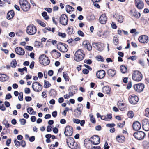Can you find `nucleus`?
Returning a JSON list of instances; mask_svg holds the SVG:
<instances>
[{
    "label": "nucleus",
    "mask_w": 149,
    "mask_h": 149,
    "mask_svg": "<svg viewBox=\"0 0 149 149\" xmlns=\"http://www.w3.org/2000/svg\"><path fill=\"white\" fill-rule=\"evenodd\" d=\"M84 56V51L81 49H79L75 53L74 58L75 61H80L83 59Z\"/></svg>",
    "instance_id": "nucleus-1"
},
{
    "label": "nucleus",
    "mask_w": 149,
    "mask_h": 149,
    "mask_svg": "<svg viewBox=\"0 0 149 149\" xmlns=\"http://www.w3.org/2000/svg\"><path fill=\"white\" fill-rule=\"evenodd\" d=\"M19 3L21 8L24 12L28 11L30 8V5L26 0H19Z\"/></svg>",
    "instance_id": "nucleus-2"
},
{
    "label": "nucleus",
    "mask_w": 149,
    "mask_h": 149,
    "mask_svg": "<svg viewBox=\"0 0 149 149\" xmlns=\"http://www.w3.org/2000/svg\"><path fill=\"white\" fill-rule=\"evenodd\" d=\"M66 142L68 147L71 149H75L77 148V143L75 142L73 138H68L66 139Z\"/></svg>",
    "instance_id": "nucleus-3"
},
{
    "label": "nucleus",
    "mask_w": 149,
    "mask_h": 149,
    "mask_svg": "<svg viewBox=\"0 0 149 149\" xmlns=\"http://www.w3.org/2000/svg\"><path fill=\"white\" fill-rule=\"evenodd\" d=\"M40 63L44 65H49L50 63L49 58L45 54L41 55L39 58Z\"/></svg>",
    "instance_id": "nucleus-4"
},
{
    "label": "nucleus",
    "mask_w": 149,
    "mask_h": 149,
    "mask_svg": "<svg viewBox=\"0 0 149 149\" xmlns=\"http://www.w3.org/2000/svg\"><path fill=\"white\" fill-rule=\"evenodd\" d=\"M132 79L136 81H141L142 78L141 73L138 70H134L132 75Z\"/></svg>",
    "instance_id": "nucleus-5"
},
{
    "label": "nucleus",
    "mask_w": 149,
    "mask_h": 149,
    "mask_svg": "<svg viewBox=\"0 0 149 149\" xmlns=\"http://www.w3.org/2000/svg\"><path fill=\"white\" fill-rule=\"evenodd\" d=\"M36 28L33 25H29L26 28V33L29 35H34L36 33Z\"/></svg>",
    "instance_id": "nucleus-6"
},
{
    "label": "nucleus",
    "mask_w": 149,
    "mask_h": 149,
    "mask_svg": "<svg viewBox=\"0 0 149 149\" xmlns=\"http://www.w3.org/2000/svg\"><path fill=\"white\" fill-rule=\"evenodd\" d=\"M32 88L33 90L36 92L40 91L42 89V86L37 82H35L33 83Z\"/></svg>",
    "instance_id": "nucleus-7"
},
{
    "label": "nucleus",
    "mask_w": 149,
    "mask_h": 149,
    "mask_svg": "<svg viewBox=\"0 0 149 149\" xmlns=\"http://www.w3.org/2000/svg\"><path fill=\"white\" fill-rule=\"evenodd\" d=\"M145 135V133L141 131L135 132L133 134L134 137L136 139L139 140H142L144 139Z\"/></svg>",
    "instance_id": "nucleus-8"
},
{
    "label": "nucleus",
    "mask_w": 149,
    "mask_h": 149,
    "mask_svg": "<svg viewBox=\"0 0 149 149\" xmlns=\"http://www.w3.org/2000/svg\"><path fill=\"white\" fill-rule=\"evenodd\" d=\"M73 133V129L70 126L68 125L65 127L64 134L67 136H70L72 135Z\"/></svg>",
    "instance_id": "nucleus-9"
},
{
    "label": "nucleus",
    "mask_w": 149,
    "mask_h": 149,
    "mask_svg": "<svg viewBox=\"0 0 149 149\" xmlns=\"http://www.w3.org/2000/svg\"><path fill=\"white\" fill-rule=\"evenodd\" d=\"M57 48L61 52H65L68 50V45L63 44L61 42L59 43L57 45Z\"/></svg>",
    "instance_id": "nucleus-10"
},
{
    "label": "nucleus",
    "mask_w": 149,
    "mask_h": 149,
    "mask_svg": "<svg viewBox=\"0 0 149 149\" xmlns=\"http://www.w3.org/2000/svg\"><path fill=\"white\" fill-rule=\"evenodd\" d=\"M129 100L131 104H135L138 102L139 98L136 95L133 94L129 96Z\"/></svg>",
    "instance_id": "nucleus-11"
},
{
    "label": "nucleus",
    "mask_w": 149,
    "mask_h": 149,
    "mask_svg": "<svg viewBox=\"0 0 149 149\" xmlns=\"http://www.w3.org/2000/svg\"><path fill=\"white\" fill-rule=\"evenodd\" d=\"M60 23L63 25H66L68 23V19L66 15L63 14L60 18Z\"/></svg>",
    "instance_id": "nucleus-12"
},
{
    "label": "nucleus",
    "mask_w": 149,
    "mask_h": 149,
    "mask_svg": "<svg viewBox=\"0 0 149 149\" xmlns=\"http://www.w3.org/2000/svg\"><path fill=\"white\" fill-rule=\"evenodd\" d=\"M142 125L143 128L145 130H149V121L148 119H143L142 120Z\"/></svg>",
    "instance_id": "nucleus-13"
},
{
    "label": "nucleus",
    "mask_w": 149,
    "mask_h": 149,
    "mask_svg": "<svg viewBox=\"0 0 149 149\" xmlns=\"http://www.w3.org/2000/svg\"><path fill=\"white\" fill-rule=\"evenodd\" d=\"M134 87L136 91L140 92L143 90L144 88V85L143 84L140 83L135 85Z\"/></svg>",
    "instance_id": "nucleus-14"
},
{
    "label": "nucleus",
    "mask_w": 149,
    "mask_h": 149,
    "mask_svg": "<svg viewBox=\"0 0 149 149\" xmlns=\"http://www.w3.org/2000/svg\"><path fill=\"white\" fill-rule=\"evenodd\" d=\"M134 2L135 6L138 9H141L144 7V3L142 0H135Z\"/></svg>",
    "instance_id": "nucleus-15"
},
{
    "label": "nucleus",
    "mask_w": 149,
    "mask_h": 149,
    "mask_svg": "<svg viewBox=\"0 0 149 149\" xmlns=\"http://www.w3.org/2000/svg\"><path fill=\"white\" fill-rule=\"evenodd\" d=\"M93 47H96L97 49L100 51H102L104 49V45L100 43H93Z\"/></svg>",
    "instance_id": "nucleus-16"
},
{
    "label": "nucleus",
    "mask_w": 149,
    "mask_h": 149,
    "mask_svg": "<svg viewBox=\"0 0 149 149\" xmlns=\"http://www.w3.org/2000/svg\"><path fill=\"white\" fill-rule=\"evenodd\" d=\"M138 40L140 42L143 43H147L148 42V37L146 35L139 36Z\"/></svg>",
    "instance_id": "nucleus-17"
},
{
    "label": "nucleus",
    "mask_w": 149,
    "mask_h": 149,
    "mask_svg": "<svg viewBox=\"0 0 149 149\" xmlns=\"http://www.w3.org/2000/svg\"><path fill=\"white\" fill-rule=\"evenodd\" d=\"M91 139L92 143L94 145H97L100 143V138L97 135H94L91 138Z\"/></svg>",
    "instance_id": "nucleus-18"
},
{
    "label": "nucleus",
    "mask_w": 149,
    "mask_h": 149,
    "mask_svg": "<svg viewBox=\"0 0 149 149\" xmlns=\"http://www.w3.org/2000/svg\"><path fill=\"white\" fill-rule=\"evenodd\" d=\"M106 74L105 71L103 70H101L97 72L96 76L98 79H102L103 78Z\"/></svg>",
    "instance_id": "nucleus-19"
},
{
    "label": "nucleus",
    "mask_w": 149,
    "mask_h": 149,
    "mask_svg": "<svg viewBox=\"0 0 149 149\" xmlns=\"http://www.w3.org/2000/svg\"><path fill=\"white\" fill-rule=\"evenodd\" d=\"M100 22L102 24H105L107 20V18L105 14H102L99 19Z\"/></svg>",
    "instance_id": "nucleus-20"
},
{
    "label": "nucleus",
    "mask_w": 149,
    "mask_h": 149,
    "mask_svg": "<svg viewBox=\"0 0 149 149\" xmlns=\"http://www.w3.org/2000/svg\"><path fill=\"white\" fill-rule=\"evenodd\" d=\"M141 125L138 121H136L133 123V127L134 130L136 131L139 130L141 128Z\"/></svg>",
    "instance_id": "nucleus-21"
},
{
    "label": "nucleus",
    "mask_w": 149,
    "mask_h": 149,
    "mask_svg": "<svg viewBox=\"0 0 149 149\" xmlns=\"http://www.w3.org/2000/svg\"><path fill=\"white\" fill-rule=\"evenodd\" d=\"M15 51L17 54L20 55H23L25 53L24 49L19 47H16L15 49Z\"/></svg>",
    "instance_id": "nucleus-22"
},
{
    "label": "nucleus",
    "mask_w": 149,
    "mask_h": 149,
    "mask_svg": "<svg viewBox=\"0 0 149 149\" xmlns=\"http://www.w3.org/2000/svg\"><path fill=\"white\" fill-rule=\"evenodd\" d=\"M9 79V77L4 74H0V81L3 82L7 81Z\"/></svg>",
    "instance_id": "nucleus-23"
},
{
    "label": "nucleus",
    "mask_w": 149,
    "mask_h": 149,
    "mask_svg": "<svg viewBox=\"0 0 149 149\" xmlns=\"http://www.w3.org/2000/svg\"><path fill=\"white\" fill-rule=\"evenodd\" d=\"M113 17L116 18L117 20L120 23H122L123 21V16L121 15L115 14L113 15Z\"/></svg>",
    "instance_id": "nucleus-24"
},
{
    "label": "nucleus",
    "mask_w": 149,
    "mask_h": 149,
    "mask_svg": "<svg viewBox=\"0 0 149 149\" xmlns=\"http://www.w3.org/2000/svg\"><path fill=\"white\" fill-rule=\"evenodd\" d=\"M116 70L112 69H109L107 71V74L109 77H113L116 74Z\"/></svg>",
    "instance_id": "nucleus-25"
},
{
    "label": "nucleus",
    "mask_w": 149,
    "mask_h": 149,
    "mask_svg": "<svg viewBox=\"0 0 149 149\" xmlns=\"http://www.w3.org/2000/svg\"><path fill=\"white\" fill-rule=\"evenodd\" d=\"M14 15V13L13 10H10L9 11L7 14V18L8 19H10L13 18Z\"/></svg>",
    "instance_id": "nucleus-26"
},
{
    "label": "nucleus",
    "mask_w": 149,
    "mask_h": 149,
    "mask_svg": "<svg viewBox=\"0 0 149 149\" xmlns=\"http://www.w3.org/2000/svg\"><path fill=\"white\" fill-rule=\"evenodd\" d=\"M102 90L103 92L104 93L109 94L110 93L111 88L108 86H106L104 87Z\"/></svg>",
    "instance_id": "nucleus-27"
},
{
    "label": "nucleus",
    "mask_w": 149,
    "mask_h": 149,
    "mask_svg": "<svg viewBox=\"0 0 149 149\" xmlns=\"http://www.w3.org/2000/svg\"><path fill=\"white\" fill-rule=\"evenodd\" d=\"M66 10L68 13L70 14L74 11V8L69 5H67L66 6Z\"/></svg>",
    "instance_id": "nucleus-28"
},
{
    "label": "nucleus",
    "mask_w": 149,
    "mask_h": 149,
    "mask_svg": "<svg viewBox=\"0 0 149 149\" xmlns=\"http://www.w3.org/2000/svg\"><path fill=\"white\" fill-rule=\"evenodd\" d=\"M67 33L69 35H71L74 33V31L73 28L72 27H68L67 30Z\"/></svg>",
    "instance_id": "nucleus-29"
},
{
    "label": "nucleus",
    "mask_w": 149,
    "mask_h": 149,
    "mask_svg": "<svg viewBox=\"0 0 149 149\" xmlns=\"http://www.w3.org/2000/svg\"><path fill=\"white\" fill-rule=\"evenodd\" d=\"M121 72L123 73H125L127 72V68L125 66L122 65L120 67Z\"/></svg>",
    "instance_id": "nucleus-30"
},
{
    "label": "nucleus",
    "mask_w": 149,
    "mask_h": 149,
    "mask_svg": "<svg viewBox=\"0 0 149 149\" xmlns=\"http://www.w3.org/2000/svg\"><path fill=\"white\" fill-rule=\"evenodd\" d=\"M63 76L65 80L66 81H68L69 80V77L68 75L67 72H64L63 73Z\"/></svg>",
    "instance_id": "nucleus-31"
},
{
    "label": "nucleus",
    "mask_w": 149,
    "mask_h": 149,
    "mask_svg": "<svg viewBox=\"0 0 149 149\" xmlns=\"http://www.w3.org/2000/svg\"><path fill=\"white\" fill-rule=\"evenodd\" d=\"M49 93L50 96L54 97L55 96L57 95L56 91L54 89H51Z\"/></svg>",
    "instance_id": "nucleus-32"
},
{
    "label": "nucleus",
    "mask_w": 149,
    "mask_h": 149,
    "mask_svg": "<svg viewBox=\"0 0 149 149\" xmlns=\"http://www.w3.org/2000/svg\"><path fill=\"white\" fill-rule=\"evenodd\" d=\"M81 113L80 111L75 109L74 111V114L75 116L76 117H79L81 115Z\"/></svg>",
    "instance_id": "nucleus-33"
},
{
    "label": "nucleus",
    "mask_w": 149,
    "mask_h": 149,
    "mask_svg": "<svg viewBox=\"0 0 149 149\" xmlns=\"http://www.w3.org/2000/svg\"><path fill=\"white\" fill-rule=\"evenodd\" d=\"M51 86V84L48 81L45 80L44 81V87L45 88H47Z\"/></svg>",
    "instance_id": "nucleus-34"
},
{
    "label": "nucleus",
    "mask_w": 149,
    "mask_h": 149,
    "mask_svg": "<svg viewBox=\"0 0 149 149\" xmlns=\"http://www.w3.org/2000/svg\"><path fill=\"white\" fill-rule=\"evenodd\" d=\"M42 15L44 17L45 19L46 20H47L49 19V17L47 15V13L46 12L44 11L42 13Z\"/></svg>",
    "instance_id": "nucleus-35"
},
{
    "label": "nucleus",
    "mask_w": 149,
    "mask_h": 149,
    "mask_svg": "<svg viewBox=\"0 0 149 149\" xmlns=\"http://www.w3.org/2000/svg\"><path fill=\"white\" fill-rule=\"evenodd\" d=\"M17 63L15 59H13L11 63V66L13 68H15L17 65Z\"/></svg>",
    "instance_id": "nucleus-36"
},
{
    "label": "nucleus",
    "mask_w": 149,
    "mask_h": 149,
    "mask_svg": "<svg viewBox=\"0 0 149 149\" xmlns=\"http://www.w3.org/2000/svg\"><path fill=\"white\" fill-rule=\"evenodd\" d=\"M89 117L90 118V120L91 122L93 123H95L96 122L95 120L94 117L93 115L92 114H90Z\"/></svg>",
    "instance_id": "nucleus-37"
},
{
    "label": "nucleus",
    "mask_w": 149,
    "mask_h": 149,
    "mask_svg": "<svg viewBox=\"0 0 149 149\" xmlns=\"http://www.w3.org/2000/svg\"><path fill=\"white\" fill-rule=\"evenodd\" d=\"M123 138H124L123 136H118L117 137L116 139L118 142H123L124 141V140Z\"/></svg>",
    "instance_id": "nucleus-38"
},
{
    "label": "nucleus",
    "mask_w": 149,
    "mask_h": 149,
    "mask_svg": "<svg viewBox=\"0 0 149 149\" xmlns=\"http://www.w3.org/2000/svg\"><path fill=\"white\" fill-rule=\"evenodd\" d=\"M127 115L128 117L131 118H132L134 116V114L133 112L130 111H128L127 114Z\"/></svg>",
    "instance_id": "nucleus-39"
},
{
    "label": "nucleus",
    "mask_w": 149,
    "mask_h": 149,
    "mask_svg": "<svg viewBox=\"0 0 149 149\" xmlns=\"http://www.w3.org/2000/svg\"><path fill=\"white\" fill-rule=\"evenodd\" d=\"M83 106L82 104H78V105L77 107V109H76L78 111H79L81 112L83 109Z\"/></svg>",
    "instance_id": "nucleus-40"
},
{
    "label": "nucleus",
    "mask_w": 149,
    "mask_h": 149,
    "mask_svg": "<svg viewBox=\"0 0 149 149\" xmlns=\"http://www.w3.org/2000/svg\"><path fill=\"white\" fill-rule=\"evenodd\" d=\"M96 58L97 60L101 61H104V60L103 57L100 55L97 56L96 57Z\"/></svg>",
    "instance_id": "nucleus-41"
},
{
    "label": "nucleus",
    "mask_w": 149,
    "mask_h": 149,
    "mask_svg": "<svg viewBox=\"0 0 149 149\" xmlns=\"http://www.w3.org/2000/svg\"><path fill=\"white\" fill-rule=\"evenodd\" d=\"M27 112L30 114H31L34 112L33 109L31 107H29L27 108Z\"/></svg>",
    "instance_id": "nucleus-42"
},
{
    "label": "nucleus",
    "mask_w": 149,
    "mask_h": 149,
    "mask_svg": "<svg viewBox=\"0 0 149 149\" xmlns=\"http://www.w3.org/2000/svg\"><path fill=\"white\" fill-rule=\"evenodd\" d=\"M14 143L15 146L17 147H19L20 146V142L18 141L17 139H15L14 141Z\"/></svg>",
    "instance_id": "nucleus-43"
},
{
    "label": "nucleus",
    "mask_w": 149,
    "mask_h": 149,
    "mask_svg": "<svg viewBox=\"0 0 149 149\" xmlns=\"http://www.w3.org/2000/svg\"><path fill=\"white\" fill-rule=\"evenodd\" d=\"M18 99L20 101L23 100V93L22 92H20L18 96Z\"/></svg>",
    "instance_id": "nucleus-44"
},
{
    "label": "nucleus",
    "mask_w": 149,
    "mask_h": 149,
    "mask_svg": "<svg viewBox=\"0 0 149 149\" xmlns=\"http://www.w3.org/2000/svg\"><path fill=\"white\" fill-rule=\"evenodd\" d=\"M37 22H38V23L42 26L43 27H45V24L43 22H42L41 21L38 20H37Z\"/></svg>",
    "instance_id": "nucleus-45"
},
{
    "label": "nucleus",
    "mask_w": 149,
    "mask_h": 149,
    "mask_svg": "<svg viewBox=\"0 0 149 149\" xmlns=\"http://www.w3.org/2000/svg\"><path fill=\"white\" fill-rule=\"evenodd\" d=\"M45 29L49 31H51L52 33H54V32L55 28H52V29L49 27H45Z\"/></svg>",
    "instance_id": "nucleus-46"
},
{
    "label": "nucleus",
    "mask_w": 149,
    "mask_h": 149,
    "mask_svg": "<svg viewBox=\"0 0 149 149\" xmlns=\"http://www.w3.org/2000/svg\"><path fill=\"white\" fill-rule=\"evenodd\" d=\"M105 116L107 119L106 121L109 120V119L112 118V116L111 114H107V115Z\"/></svg>",
    "instance_id": "nucleus-47"
},
{
    "label": "nucleus",
    "mask_w": 149,
    "mask_h": 149,
    "mask_svg": "<svg viewBox=\"0 0 149 149\" xmlns=\"http://www.w3.org/2000/svg\"><path fill=\"white\" fill-rule=\"evenodd\" d=\"M145 115L147 117H149V108H147L145 109Z\"/></svg>",
    "instance_id": "nucleus-48"
},
{
    "label": "nucleus",
    "mask_w": 149,
    "mask_h": 149,
    "mask_svg": "<svg viewBox=\"0 0 149 149\" xmlns=\"http://www.w3.org/2000/svg\"><path fill=\"white\" fill-rule=\"evenodd\" d=\"M19 121L21 125H24L26 123V120L24 119H21L19 120Z\"/></svg>",
    "instance_id": "nucleus-49"
},
{
    "label": "nucleus",
    "mask_w": 149,
    "mask_h": 149,
    "mask_svg": "<svg viewBox=\"0 0 149 149\" xmlns=\"http://www.w3.org/2000/svg\"><path fill=\"white\" fill-rule=\"evenodd\" d=\"M72 121L74 123L76 124H79L80 122V120L75 118H73Z\"/></svg>",
    "instance_id": "nucleus-50"
},
{
    "label": "nucleus",
    "mask_w": 149,
    "mask_h": 149,
    "mask_svg": "<svg viewBox=\"0 0 149 149\" xmlns=\"http://www.w3.org/2000/svg\"><path fill=\"white\" fill-rule=\"evenodd\" d=\"M18 70L19 72L22 73L24 71H27V68L26 67H24L23 68H19Z\"/></svg>",
    "instance_id": "nucleus-51"
},
{
    "label": "nucleus",
    "mask_w": 149,
    "mask_h": 149,
    "mask_svg": "<svg viewBox=\"0 0 149 149\" xmlns=\"http://www.w3.org/2000/svg\"><path fill=\"white\" fill-rule=\"evenodd\" d=\"M20 143V145L22 146L23 147H24L26 145V143L25 141L23 140H22Z\"/></svg>",
    "instance_id": "nucleus-52"
},
{
    "label": "nucleus",
    "mask_w": 149,
    "mask_h": 149,
    "mask_svg": "<svg viewBox=\"0 0 149 149\" xmlns=\"http://www.w3.org/2000/svg\"><path fill=\"white\" fill-rule=\"evenodd\" d=\"M113 40L114 43L115 42L117 43L118 41V36H114L113 37Z\"/></svg>",
    "instance_id": "nucleus-53"
},
{
    "label": "nucleus",
    "mask_w": 149,
    "mask_h": 149,
    "mask_svg": "<svg viewBox=\"0 0 149 149\" xmlns=\"http://www.w3.org/2000/svg\"><path fill=\"white\" fill-rule=\"evenodd\" d=\"M85 48L87 49L88 50L90 51L92 50V46L89 43L87 46V47H85Z\"/></svg>",
    "instance_id": "nucleus-54"
},
{
    "label": "nucleus",
    "mask_w": 149,
    "mask_h": 149,
    "mask_svg": "<svg viewBox=\"0 0 149 149\" xmlns=\"http://www.w3.org/2000/svg\"><path fill=\"white\" fill-rule=\"evenodd\" d=\"M89 43L87 41H84L83 42V45L85 48Z\"/></svg>",
    "instance_id": "nucleus-55"
},
{
    "label": "nucleus",
    "mask_w": 149,
    "mask_h": 149,
    "mask_svg": "<svg viewBox=\"0 0 149 149\" xmlns=\"http://www.w3.org/2000/svg\"><path fill=\"white\" fill-rule=\"evenodd\" d=\"M137 58V57L136 56H134L130 57L128 58V59H131L132 61H134L136 60Z\"/></svg>",
    "instance_id": "nucleus-56"
},
{
    "label": "nucleus",
    "mask_w": 149,
    "mask_h": 149,
    "mask_svg": "<svg viewBox=\"0 0 149 149\" xmlns=\"http://www.w3.org/2000/svg\"><path fill=\"white\" fill-rule=\"evenodd\" d=\"M58 34L59 36L61 37L62 38H64L66 36V34L65 33H63L60 32H58Z\"/></svg>",
    "instance_id": "nucleus-57"
},
{
    "label": "nucleus",
    "mask_w": 149,
    "mask_h": 149,
    "mask_svg": "<svg viewBox=\"0 0 149 149\" xmlns=\"http://www.w3.org/2000/svg\"><path fill=\"white\" fill-rule=\"evenodd\" d=\"M26 49L27 50L29 51H32L33 49V47L29 46H26L25 47Z\"/></svg>",
    "instance_id": "nucleus-58"
},
{
    "label": "nucleus",
    "mask_w": 149,
    "mask_h": 149,
    "mask_svg": "<svg viewBox=\"0 0 149 149\" xmlns=\"http://www.w3.org/2000/svg\"><path fill=\"white\" fill-rule=\"evenodd\" d=\"M44 9L45 10L47 11L49 13H51L52 11V9L49 8H44Z\"/></svg>",
    "instance_id": "nucleus-59"
},
{
    "label": "nucleus",
    "mask_w": 149,
    "mask_h": 149,
    "mask_svg": "<svg viewBox=\"0 0 149 149\" xmlns=\"http://www.w3.org/2000/svg\"><path fill=\"white\" fill-rule=\"evenodd\" d=\"M84 62L85 63L90 64L92 63V61L90 59L88 60H85L84 61Z\"/></svg>",
    "instance_id": "nucleus-60"
},
{
    "label": "nucleus",
    "mask_w": 149,
    "mask_h": 149,
    "mask_svg": "<svg viewBox=\"0 0 149 149\" xmlns=\"http://www.w3.org/2000/svg\"><path fill=\"white\" fill-rule=\"evenodd\" d=\"M78 34L81 36H84V33L81 30H79L77 31Z\"/></svg>",
    "instance_id": "nucleus-61"
},
{
    "label": "nucleus",
    "mask_w": 149,
    "mask_h": 149,
    "mask_svg": "<svg viewBox=\"0 0 149 149\" xmlns=\"http://www.w3.org/2000/svg\"><path fill=\"white\" fill-rule=\"evenodd\" d=\"M125 121H124L122 123H119L117 124V126L119 127L122 128L123 127V125L125 124Z\"/></svg>",
    "instance_id": "nucleus-62"
},
{
    "label": "nucleus",
    "mask_w": 149,
    "mask_h": 149,
    "mask_svg": "<svg viewBox=\"0 0 149 149\" xmlns=\"http://www.w3.org/2000/svg\"><path fill=\"white\" fill-rule=\"evenodd\" d=\"M11 139H8L6 141V145L8 146H9V144L11 143Z\"/></svg>",
    "instance_id": "nucleus-63"
},
{
    "label": "nucleus",
    "mask_w": 149,
    "mask_h": 149,
    "mask_svg": "<svg viewBox=\"0 0 149 149\" xmlns=\"http://www.w3.org/2000/svg\"><path fill=\"white\" fill-rule=\"evenodd\" d=\"M25 92L27 94H29L30 92V90L29 88H26L25 89Z\"/></svg>",
    "instance_id": "nucleus-64"
}]
</instances>
